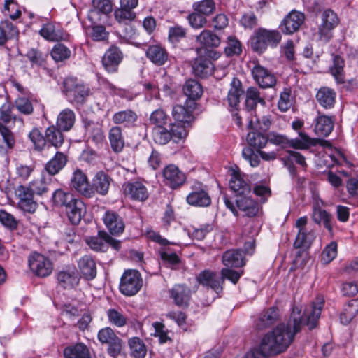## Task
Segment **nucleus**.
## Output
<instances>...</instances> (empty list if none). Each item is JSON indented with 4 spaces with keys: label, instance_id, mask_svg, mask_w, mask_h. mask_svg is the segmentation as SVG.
<instances>
[{
    "label": "nucleus",
    "instance_id": "47",
    "mask_svg": "<svg viewBox=\"0 0 358 358\" xmlns=\"http://www.w3.org/2000/svg\"><path fill=\"white\" fill-rule=\"evenodd\" d=\"M58 127L54 125L48 127L45 135L47 143L55 148H59L64 143V136Z\"/></svg>",
    "mask_w": 358,
    "mask_h": 358
},
{
    "label": "nucleus",
    "instance_id": "51",
    "mask_svg": "<svg viewBox=\"0 0 358 358\" xmlns=\"http://www.w3.org/2000/svg\"><path fill=\"white\" fill-rule=\"evenodd\" d=\"M224 52L228 57L239 56L242 53V44L241 41L234 36L227 38Z\"/></svg>",
    "mask_w": 358,
    "mask_h": 358
},
{
    "label": "nucleus",
    "instance_id": "34",
    "mask_svg": "<svg viewBox=\"0 0 358 358\" xmlns=\"http://www.w3.org/2000/svg\"><path fill=\"white\" fill-rule=\"evenodd\" d=\"M196 41L201 46L208 48H215L221 43L220 37L210 29L203 30L196 37Z\"/></svg>",
    "mask_w": 358,
    "mask_h": 358
},
{
    "label": "nucleus",
    "instance_id": "17",
    "mask_svg": "<svg viewBox=\"0 0 358 358\" xmlns=\"http://www.w3.org/2000/svg\"><path fill=\"white\" fill-rule=\"evenodd\" d=\"M185 104L186 106H175L173 108L172 115L176 121L189 124L194 120L193 111L196 108V103L189 101L186 102Z\"/></svg>",
    "mask_w": 358,
    "mask_h": 358
},
{
    "label": "nucleus",
    "instance_id": "46",
    "mask_svg": "<svg viewBox=\"0 0 358 358\" xmlns=\"http://www.w3.org/2000/svg\"><path fill=\"white\" fill-rule=\"evenodd\" d=\"M312 218L313 221L317 224H320L322 223L324 227L329 231V232L332 233V216L327 211L322 209L320 207H315L313 208Z\"/></svg>",
    "mask_w": 358,
    "mask_h": 358
},
{
    "label": "nucleus",
    "instance_id": "19",
    "mask_svg": "<svg viewBox=\"0 0 358 358\" xmlns=\"http://www.w3.org/2000/svg\"><path fill=\"white\" fill-rule=\"evenodd\" d=\"M243 93L241 82L237 78H234L231 82L230 89L226 99L228 107L231 112L238 110L240 97Z\"/></svg>",
    "mask_w": 358,
    "mask_h": 358
},
{
    "label": "nucleus",
    "instance_id": "53",
    "mask_svg": "<svg viewBox=\"0 0 358 358\" xmlns=\"http://www.w3.org/2000/svg\"><path fill=\"white\" fill-rule=\"evenodd\" d=\"M64 355L65 358H90L88 349L82 343L66 348Z\"/></svg>",
    "mask_w": 358,
    "mask_h": 358
},
{
    "label": "nucleus",
    "instance_id": "24",
    "mask_svg": "<svg viewBox=\"0 0 358 358\" xmlns=\"http://www.w3.org/2000/svg\"><path fill=\"white\" fill-rule=\"evenodd\" d=\"M78 266L82 277L87 280H92L96 276V265L94 259L90 255L81 257Z\"/></svg>",
    "mask_w": 358,
    "mask_h": 358
},
{
    "label": "nucleus",
    "instance_id": "38",
    "mask_svg": "<svg viewBox=\"0 0 358 358\" xmlns=\"http://www.w3.org/2000/svg\"><path fill=\"white\" fill-rule=\"evenodd\" d=\"M187 202L194 206L207 207L211 203V199L203 189L194 190L187 196Z\"/></svg>",
    "mask_w": 358,
    "mask_h": 358
},
{
    "label": "nucleus",
    "instance_id": "60",
    "mask_svg": "<svg viewBox=\"0 0 358 358\" xmlns=\"http://www.w3.org/2000/svg\"><path fill=\"white\" fill-rule=\"evenodd\" d=\"M187 20H188L191 27L196 29H201L206 27L208 22L206 16L195 10L188 15Z\"/></svg>",
    "mask_w": 358,
    "mask_h": 358
},
{
    "label": "nucleus",
    "instance_id": "20",
    "mask_svg": "<svg viewBox=\"0 0 358 358\" xmlns=\"http://www.w3.org/2000/svg\"><path fill=\"white\" fill-rule=\"evenodd\" d=\"M248 127L252 129L253 131L248 132L246 136V141L248 144V147L252 148L256 151H259L264 148L268 141L267 136L253 127V121L250 120L248 123Z\"/></svg>",
    "mask_w": 358,
    "mask_h": 358
},
{
    "label": "nucleus",
    "instance_id": "55",
    "mask_svg": "<svg viewBox=\"0 0 358 358\" xmlns=\"http://www.w3.org/2000/svg\"><path fill=\"white\" fill-rule=\"evenodd\" d=\"M71 54L70 49L60 43L55 44L50 52L52 58L56 62H63L69 59Z\"/></svg>",
    "mask_w": 358,
    "mask_h": 358
},
{
    "label": "nucleus",
    "instance_id": "39",
    "mask_svg": "<svg viewBox=\"0 0 358 358\" xmlns=\"http://www.w3.org/2000/svg\"><path fill=\"white\" fill-rule=\"evenodd\" d=\"M236 202L238 208L245 213L247 217H255L259 211L258 203L250 197L242 196Z\"/></svg>",
    "mask_w": 358,
    "mask_h": 358
},
{
    "label": "nucleus",
    "instance_id": "62",
    "mask_svg": "<svg viewBox=\"0 0 358 358\" xmlns=\"http://www.w3.org/2000/svg\"><path fill=\"white\" fill-rule=\"evenodd\" d=\"M357 313V308H355V304H352V301H350L341 313V322L345 325L348 324Z\"/></svg>",
    "mask_w": 358,
    "mask_h": 358
},
{
    "label": "nucleus",
    "instance_id": "41",
    "mask_svg": "<svg viewBox=\"0 0 358 358\" xmlns=\"http://www.w3.org/2000/svg\"><path fill=\"white\" fill-rule=\"evenodd\" d=\"M315 237V233L312 229H299L294 242V247L295 248H308L311 245Z\"/></svg>",
    "mask_w": 358,
    "mask_h": 358
},
{
    "label": "nucleus",
    "instance_id": "27",
    "mask_svg": "<svg viewBox=\"0 0 358 358\" xmlns=\"http://www.w3.org/2000/svg\"><path fill=\"white\" fill-rule=\"evenodd\" d=\"M137 120L138 115L131 109L116 112L112 117V121L115 126L123 125L124 127H134Z\"/></svg>",
    "mask_w": 358,
    "mask_h": 358
},
{
    "label": "nucleus",
    "instance_id": "61",
    "mask_svg": "<svg viewBox=\"0 0 358 358\" xmlns=\"http://www.w3.org/2000/svg\"><path fill=\"white\" fill-rule=\"evenodd\" d=\"M92 22L91 38L96 41H105L108 37V32L103 25L96 24L94 20Z\"/></svg>",
    "mask_w": 358,
    "mask_h": 358
},
{
    "label": "nucleus",
    "instance_id": "54",
    "mask_svg": "<svg viewBox=\"0 0 358 358\" xmlns=\"http://www.w3.org/2000/svg\"><path fill=\"white\" fill-rule=\"evenodd\" d=\"M129 346L131 356L135 358H143L146 355V347L143 342L138 337H133L129 340Z\"/></svg>",
    "mask_w": 358,
    "mask_h": 358
},
{
    "label": "nucleus",
    "instance_id": "48",
    "mask_svg": "<svg viewBox=\"0 0 358 358\" xmlns=\"http://www.w3.org/2000/svg\"><path fill=\"white\" fill-rule=\"evenodd\" d=\"M115 21L120 25H129L136 18V13L131 9H126L120 6L114 10Z\"/></svg>",
    "mask_w": 358,
    "mask_h": 358
},
{
    "label": "nucleus",
    "instance_id": "16",
    "mask_svg": "<svg viewBox=\"0 0 358 358\" xmlns=\"http://www.w3.org/2000/svg\"><path fill=\"white\" fill-rule=\"evenodd\" d=\"M197 282L206 287H209L219 294L223 289L222 280L217 273L210 270H204L196 276Z\"/></svg>",
    "mask_w": 358,
    "mask_h": 358
},
{
    "label": "nucleus",
    "instance_id": "9",
    "mask_svg": "<svg viewBox=\"0 0 358 358\" xmlns=\"http://www.w3.org/2000/svg\"><path fill=\"white\" fill-rule=\"evenodd\" d=\"M70 186L85 198H92L94 196V191L91 187L87 175L80 169H77L73 172Z\"/></svg>",
    "mask_w": 358,
    "mask_h": 358
},
{
    "label": "nucleus",
    "instance_id": "22",
    "mask_svg": "<svg viewBox=\"0 0 358 358\" xmlns=\"http://www.w3.org/2000/svg\"><path fill=\"white\" fill-rule=\"evenodd\" d=\"M145 56L152 63L159 66L167 62L169 54L162 45L157 43L148 45Z\"/></svg>",
    "mask_w": 358,
    "mask_h": 358
},
{
    "label": "nucleus",
    "instance_id": "15",
    "mask_svg": "<svg viewBox=\"0 0 358 358\" xmlns=\"http://www.w3.org/2000/svg\"><path fill=\"white\" fill-rule=\"evenodd\" d=\"M303 13L292 10L287 15L280 24L281 31L286 34H292L299 30L304 22Z\"/></svg>",
    "mask_w": 358,
    "mask_h": 358
},
{
    "label": "nucleus",
    "instance_id": "21",
    "mask_svg": "<svg viewBox=\"0 0 358 358\" xmlns=\"http://www.w3.org/2000/svg\"><path fill=\"white\" fill-rule=\"evenodd\" d=\"M123 187L125 195L133 200L143 201L148 198V189L141 182H129L124 184Z\"/></svg>",
    "mask_w": 358,
    "mask_h": 358
},
{
    "label": "nucleus",
    "instance_id": "33",
    "mask_svg": "<svg viewBox=\"0 0 358 358\" xmlns=\"http://www.w3.org/2000/svg\"><path fill=\"white\" fill-rule=\"evenodd\" d=\"M68 162L67 156L62 152H57L55 156L45 166V171L50 176L57 174L64 169Z\"/></svg>",
    "mask_w": 358,
    "mask_h": 358
},
{
    "label": "nucleus",
    "instance_id": "49",
    "mask_svg": "<svg viewBox=\"0 0 358 358\" xmlns=\"http://www.w3.org/2000/svg\"><path fill=\"white\" fill-rule=\"evenodd\" d=\"M17 28L10 22L5 21L0 25V45H4L9 39L18 36Z\"/></svg>",
    "mask_w": 358,
    "mask_h": 358
},
{
    "label": "nucleus",
    "instance_id": "31",
    "mask_svg": "<svg viewBox=\"0 0 358 358\" xmlns=\"http://www.w3.org/2000/svg\"><path fill=\"white\" fill-rule=\"evenodd\" d=\"M222 263L227 267H241L245 264L243 252L241 250H229L222 255Z\"/></svg>",
    "mask_w": 358,
    "mask_h": 358
},
{
    "label": "nucleus",
    "instance_id": "8",
    "mask_svg": "<svg viewBox=\"0 0 358 358\" xmlns=\"http://www.w3.org/2000/svg\"><path fill=\"white\" fill-rule=\"evenodd\" d=\"M98 339L102 344H107L108 353L114 358L122 352L124 343L110 327H105L99 330Z\"/></svg>",
    "mask_w": 358,
    "mask_h": 358
},
{
    "label": "nucleus",
    "instance_id": "13",
    "mask_svg": "<svg viewBox=\"0 0 358 358\" xmlns=\"http://www.w3.org/2000/svg\"><path fill=\"white\" fill-rule=\"evenodd\" d=\"M163 182L172 189H176L184 184L185 175L174 164L165 166L162 171Z\"/></svg>",
    "mask_w": 358,
    "mask_h": 358
},
{
    "label": "nucleus",
    "instance_id": "58",
    "mask_svg": "<svg viewBox=\"0 0 358 358\" xmlns=\"http://www.w3.org/2000/svg\"><path fill=\"white\" fill-rule=\"evenodd\" d=\"M29 138L32 142L34 149L41 151L47 144L45 135L43 136L38 128H34L29 134Z\"/></svg>",
    "mask_w": 358,
    "mask_h": 358
},
{
    "label": "nucleus",
    "instance_id": "1",
    "mask_svg": "<svg viewBox=\"0 0 358 358\" xmlns=\"http://www.w3.org/2000/svg\"><path fill=\"white\" fill-rule=\"evenodd\" d=\"M324 303L322 298H317L306 308L303 315L298 307H293L287 322L279 324L273 331L265 334L259 345L252 349L243 358H268L285 352L303 325L306 324L310 330L317 327Z\"/></svg>",
    "mask_w": 358,
    "mask_h": 358
},
{
    "label": "nucleus",
    "instance_id": "64",
    "mask_svg": "<svg viewBox=\"0 0 358 358\" xmlns=\"http://www.w3.org/2000/svg\"><path fill=\"white\" fill-rule=\"evenodd\" d=\"M15 106L17 110L24 115H31L34 111L31 101L26 97H20L15 100Z\"/></svg>",
    "mask_w": 358,
    "mask_h": 358
},
{
    "label": "nucleus",
    "instance_id": "35",
    "mask_svg": "<svg viewBox=\"0 0 358 358\" xmlns=\"http://www.w3.org/2000/svg\"><path fill=\"white\" fill-rule=\"evenodd\" d=\"M334 127V118L331 116L320 115L316 119L315 132L321 136H327L332 131Z\"/></svg>",
    "mask_w": 358,
    "mask_h": 358
},
{
    "label": "nucleus",
    "instance_id": "30",
    "mask_svg": "<svg viewBox=\"0 0 358 358\" xmlns=\"http://www.w3.org/2000/svg\"><path fill=\"white\" fill-rule=\"evenodd\" d=\"M336 96V93L334 90L328 87H320L316 94L318 103L325 109H331L334 106Z\"/></svg>",
    "mask_w": 358,
    "mask_h": 358
},
{
    "label": "nucleus",
    "instance_id": "5",
    "mask_svg": "<svg viewBox=\"0 0 358 358\" xmlns=\"http://www.w3.org/2000/svg\"><path fill=\"white\" fill-rule=\"evenodd\" d=\"M281 41V34L276 30L258 29L250 38V45L253 51L263 53L268 45L276 47Z\"/></svg>",
    "mask_w": 358,
    "mask_h": 358
},
{
    "label": "nucleus",
    "instance_id": "18",
    "mask_svg": "<svg viewBox=\"0 0 358 358\" xmlns=\"http://www.w3.org/2000/svg\"><path fill=\"white\" fill-rule=\"evenodd\" d=\"M192 72L195 76L206 78L213 73L214 67L211 60L203 55H199L194 60L192 64Z\"/></svg>",
    "mask_w": 358,
    "mask_h": 358
},
{
    "label": "nucleus",
    "instance_id": "29",
    "mask_svg": "<svg viewBox=\"0 0 358 358\" xmlns=\"http://www.w3.org/2000/svg\"><path fill=\"white\" fill-rule=\"evenodd\" d=\"M58 284L64 289H72L79 283L80 278L75 269L61 271L57 273Z\"/></svg>",
    "mask_w": 358,
    "mask_h": 358
},
{
    "label": "nucleus",
    "instance_id": "43",
    "mask_svg": "<svg viewBox=\"0 0 358 358\" xmlns=\"http://www.w3.org/2000/svg\"><path fill=\"white\" fill-rule=\"evenodd\" d=\"M74 198L75 196L71 192L58 188L52 194L51 202L55 207L65 208L70 202L73 201Z\"/></svg>",
    "mask_w": 358,
    "mask_h": 358
},
{
    "label": "nucleus",
    "instance_id": "36",
    "mask_svg": "<svg viewBox=\"0 0 358 358\" xmlns=\"http://www.w3.org/2000/svg\"><path fill=\"white\" fill-rule=\"evenodd\" d=\"M278 318V308L271 307L260 315L256 322V327L259 330L266 329L276 322Z\"/></svg>",
    "mask_w": 358,
    "mask_h": 358
},
{
    "label": "nucleus",
    "instance_id": "12",
    "mask_svg": "<svg viewBox=\"0 0 358 358\" xmlns=\"http://www.w3.org/2000/svg\"><path fill=\"white\" fill-rule=\"evenodd\" d=\"M251 72L255 81L260 87L269 88L275 86L276 83L275 75L259 63L255 64Z\"/></svg>",
    "mask_w": 358,
    "mask_h": 358
},
{
    "label": "nucleus",
    "instance_id": "26",
    "mask_svg": "<svg viewBox=\"0 0 358 358\" xmlns=\"http://www.w3.org/2000/svg\"><path fill=\"white\" fill-rule=\"evenodd\" d=\"M65 210L70 222L73 224H78L83 215L85 204L80 199L75 197L73 201L65 207Z\"/></svg>",
    "mask_w": 358,
    "mask_h": 358
},
{
    "label": "nucleus",
    "instance_id": "56",
    "mask_svg": "<svg viewBox=\"0 0 358 358\" xmlns=\"http://www.w3.org/2000/svg\"><path fill=\"white\" fill-rule=\"evenodd\" d=\"M107 317L109 322L117 327H124L127 323V317L122 311L115 308H110L107 311Z\"/></svg>",
    "mask_w": 358,
    "mask_h": 358
},
{
    "label": "nucleus",
    "instance_id": "42",
    "mask_svg": "<svg viewBox=\"0 0 358 358\" xmlns=\"http://www.w3.org/2000/svg\"><path fill=\"white\" fill-rule=\"evenodd\" d=\"M344 67V59L338 55H333V64L329 67V71L337 84L345 83Z\"/></svg>",
    "mask_w": 358,
    "mask_h": 358
},
{
    "label": "nucleus",
    "instance_id": "52",
    "mask_svg": "<svg viewBox=\"0 0 358 358\" xmlns=\"http://www.w3.org/2000/svg\"><path fill=\"white\" fill-rule=\"evenodd\" d=\"M31 66H44L46 64L48 54L43 52L38 48H31L25 54Z\"/></svg>",
    "mask_w": 358,
    "mask_h": 358
},
{
    "label": "nucleus",
    "instance_id": "59",
    "mask_svg": "<svg viewBox=\"0 0 358 358\" xmlns=\"http://www.w3.org/2000/svg\"><path fill=\"white\" fill-rule=\"evenodd\" d=\"M152 138L156 143L165 145L171 139V135L169 131L164 127H154Z\"/></svg>",
    "mask_w": 358,
    "mask_h": 358
},
{
    "label": "nucleus",
    "instance_id": "45",
    "mask_svg": "<svg viewBox=\"0 0 358 358\" xmlns=\"http://www.w3.org/2000/svg\"><path fill=\"white\" fill-rule=\"evenodd\" d=\"M75 114L71 109L66 108L57 117V127L62 131H69L75 122Z\"/></svg>",
    "mask_w": 358,
    "mask_h": 358
},
{
    "label": "nucleus",
    "instance_id": "10",
    "mask_svg": "<svg viewBox=\"0 0 358 358\" xmlns=\"http://www.w3.org/2000/svg\"><path fill=\"white\" fill-rule=\"evenodd\" d=\"M29 266L35 275L42 278L50 275L53 269L51 261L38 252H34L29 256Z\"/></svg>",
    "mask_w": 358,
    "mask_h": 358
},
{
    "label": "nucleus",
    "instance_id": "37",
    "mask_svg": "<svg viewBox=\"0 0 358 358\" xmlns=\"http://www.w3.org/2000/svg\"><path fill=\"white\" fill-rule=\"evenodd\" d=\"M184 94L190 100L194 101L200 99L203 94L201 85L194 79L186 80L182 87Z\"/></svg>",
    "mask_w": 358,
    "mask_h": 358
},
{
    "label": "nucleus",
    "instance_id": "44",
    "mask_svg": "<svg viewBox=\"0 0 358 358\" xmlns=\"http://www.w3.org/2000/svg\"><path fill=\"white\" fill-rule=\"evenodd\" d=\"M108 138L112 150L120 152L124 147V140L120 126H113L109 131Z\"/></svg>",
    "mask_w": 358,
    "mask_h": 358
},
{
    "label": "nucleus",
    "instance_id": "50",
    "mask_svg": "<svg viewBox=\"0 0 358 358\" xmlns=\"http://www.w3.org/2000/svg\"><path fill=\"white\" fill-rule=\"evenodd\" d=\"M92 4L94 8L91 10L88 15L90 20H94V17L99 15V13L108 14L113 10V6L110 0H92Z\"/></svg>",
    "mask_w": 358,
    "mask_h": 358
},
{
    "label": "nucleus",
    "instance_id": "2",
    "mask_svg": "<svg viewBox=\"0 0 358 358\" xmlns=\"http://www.w3.org/2000/svg\"><path fill=\"white\" fill-rule=\"evenodd\" d=\"M62 86V92L67 101L76 107L83 106L92 94L90 87L76 77L66 78Z\"/></svg>",
    "mask_w": 358,
    "mask_h": 358
},
{
    "label": "nucleus",
    "instance_id": "23",
    "mask_svg": "<svg viewBox=\"0 0 358 358\" xmlns=\"http://www.w3.org/2000/svg\"><path fill=\"white\" fill-rule=\"evenodd\" d=\"M170 296L178 306H187L191 296V291L188 287L182 284L175 285L169 291Z\"/></svg>",
    "mask_w": 358,
    "mask_h": 358
},
{
    "label": "nucleus",
    "instance_id": "63",
    "mask_svg": "<svg viewBox=\"0 0 358 358\" xmlns=\"http://www.w3.org/2000/svg\"><path fill=\"white\" fill-rule=\"evenodd\" d=\"M0 222L11 231L15 230L18 225V222L15 217L4 210H0Z\"/></svg>",
    "mask_w": 358,
    "mask_h": 358
},
{
    "label": "nucleus",
    "instance_id": "7",
    "mask_svg": "<svg viewBox=\"0 0 358 358\" xmlns=\"http://www.w3.org/2000/svg\"><path fill=\"white\" fill-rule=\"evenodd\" d=\"M85 241L90 248L96 252H106L109 245L117 251L121 248L120 241L113 238L103 231H99L96 236L87 238Z\"/></svg>",
    "mask_w": 358,
    "mask_h": 358
},
{
    "label": "nucleus",
    "instance_id": "3",
    "mask_svg": "<svg viewBox=\"0 0 358 358\" xmlns=\"http://www.w3.org/2000/svg\"><path fill=\"white\" fill-rule=\"evenodd\" d=\"M268 141L274 145H280L282 148L291 147L294 149L306 150L317 145H325L327 141L320 138H310L303 131H299V138L289 140L287 136L279 134L276 132H271L268 134Z\"/></svg>",
    "mask_w": 358,
    "mask_h": 358
},
{
    "label": "nucleus",
    "instance_id": "28",
    "mask_svg": "<svg viewBox=\"0 0 358 358\" xmlns=\"http://www.w3.org/2000/svg\"><path fill=\"white\" fill-rule=\"evenodd\" d=\"M112 178L109 175L103 171H98L92 180V185L91 187H93L94 192H97L101 195H106L108 192V189L112 182Z\"/></svg>",
    "mask_w": 358,
    "mask_h": 358
},
{
    "label": "nucleus",
    "instance_id": "32",
    "mask_svg": "<svg viewBox=\"0 0 358 358\" xmlns=\"http://www.w3.org/2000/svg\"><path fill=\"white\" fill-rule=\"evenodd\" d=\"M258 103L264 106L266 105L265 99L256 87H248L245 92V108L248 111L255 110Z\"/></svg>",
    "mask_w": 358,
    "mask_h": 358
},
{
    "label": "nucleus",
    "instance_id": "57",
    "mask_svg": "<svg viewBox=\"0 0 358 358\" xmlns=\"http://www.w3.org/2000/svg\"><path fill=\"white\" fill-rule=\"evenodd\" d=\"M193 9L198 11L204 16H208L215 10V3L214 0H201L193 3Z\"/></svg>",
    "mask_w": 358,
    "mask_h": 358
},
{
    "label": "nucleus",
    "instance_id": "6",
    "mask_svg": "<svg viewBox=\"0 0 358 358\" xmlns=\"http://www.w3.org/2000/svg\"><path fill=\"white\" fill-rule=\"evenodd\" d=\"M143 286L141 273L136 270H127L124 272L120 283V290L125 296L136 294Z\"/></svg>",
    "mask_w": 358,
    "mask_h": 358
},
{
    "label": "nucleus",
    "instance_id": "4",
    "mask_svg": "<svg viewBox=\"0 0 358 358\" xmlns=\"http://www.w3.org/2000/svg\"><path fill=\"white\" fill-rule=\"evenodd\" d=\"M320 22L315 36L317 41L326 44L333 38V31L340 22L338 15L331 9L327 8L320 14Z\"/></svg>",
    "mask_w": 358,
    "mask_h": 358
},
{
    "label": "nucleus",
    "instance_id": "40",
    "mask_svg": "<svg viewBox=\"0 0 358 358\" xmlns=\"http://www.w3.org/2000/svg\"><path fill=\"white\" fill-rule=\"evenodd\" d=\"M40 35L49 41H59L64 39L63 31L57 28L55 24L48 22L43 25L39 31Z\"/></svg>",
    "mask_w": 358,
    "mask_h": 358
},
{
    "label": "nucleus",
    "instance_id": "11",
    "mask_svg": "<svg viewBox=\"0 0 358 358\" xmlns=\"http://www.w3.org/2000/svg\"><path fill=\"white\" fill-rule=\"evenodd\" d=\"M123 57L124 55L120 48L111 45L102 58V64L108 73H116Z\"/></svg>",
    "mask_w": 358,
    "mask_h": 358
},
{
    "label": "nucleus",
    "instance_id": "25",
    "mask_svg": "<svg viewBox=\"0 0 358 358\" xmlns=\"http://www.w3.org/2000/svg\"><path fill=\"white\" fill-rule=\"evenodd\" d=\"M104 223L112 235H119L124 230L122 218L115 212L108 211L103 217Z\"/></svg>",
    "mask_w": 358,
    "mask_h": 358
},
{
    "label": "nucleus",
    "instance_id": "14",
    "mask_svg": "<svg viewBox=\"0 0 358 358\" xmlns=\"http://www.w3.org/2000/svg\"><path fill=\"white\" fill-rule=\"evenodd\" d=\"M229 187L236 196H245L251 191L248 177L239 171L234 170L229 180Z\"/></svg>",
    "mask_w": 358,
    "mask_h": 358
}]
</instances>
